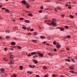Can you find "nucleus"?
Instances as JSON below:
<instances>
[{
	"instance_id": "obj_1",
	"label": "nucleus",
	"mask_w": 77,
	"mask_h": 77,
	"mask_svg": "<svg viewBox=\"0 0 77 77\" xmlns=\"http://www.w3.org/2000/svg\"><path fill=\"white\" fill-rule=\"evenodd\" d=\"M61 10V9H62V8L61 7H57V9L55 8H54V10L55 11V12H57V10Z\"/></svg>"
},
{
	"instance_id": "obj_2",
	"label": "nucleus",
	"mask_w": 77,
	"mask_h": 77,
	"mask_svg": "<svg viewBox=\"0 0 77 77\" xmlns=\"http://www.w3.org/2000/svg\"><path fill=\"white\" fill-rule=\"evenodd\" d=\"M26 6V8H29L30 6H31V5L30 4H29V3H26V5H25Z\"/></svg>"
},
{
	"instance_id": "obj_3",
	"label": "nucleus",
	"mask_w": 77,
	"mask_h": 77,
	"mask_svg": "<svg viewBox=\"0 0 77 77\" xmlns=\"http://www.w3.org/2000/svg\"><path fill=\"white\" fill-rule=\"evenodd\" d=\"M21 3L22 4H24L25 5H26L27 3V2H26V1L25 0H23L21 1Z\"/></svg>"
},
{
	"instance_id": "obj_4",
	"label": "nucleus",
	"mask_w": 77,
	"mask_h": 77,
	"mask_svg": "<svg viewBox=\"0 0 77 77\" xmlns=\"http://www.w3.org/2000/svg\"><path fill=\"white\" fill-rule=\"evenodd\" d=\"M51 25H52L53 26H56V23L55 22H51Z\"/></svg>"
},
{
	"instance_id": "obj_5",
	"label": "nucleus",
	"mask_w": 77,
	"mask_h": 77,
	"mask_svg": "<svg viewBox=\"0 0 77 77\" xmlns=\"http://www.w3.org/2000/svg\"><path fill=\"white\" fill-rule=\"evenodd\" d=\"M29 66L30 67V68H34L35 67V65H29Z\"/></svg>"
},
{
	"instance_id": "obj_6",
	"label": "nucleus",
	"mask_w": 77,
	"mask_h": 77,
	"mask_svg": "<svg viewBox=\"0 0 77 77\" xmlns=\"http://www.w3.org/2000/svg\"><path fill=\"white\" fill-rule=\"evenodd\" d=\"M0 71H1L2 72H4L5 71V69L4 68H2L0 69Z\"/></svg>"
},
{
	"instance_id": "obj_7",
	"label": "nucleus",
	"mask_w": 77,
	"mask_h": 77,
	"mask_svg": "<svg viewBox=\"0 0 77 77\" xmlns=\"http://www.w3.org/2000/svg\"><path fill=\"white\" fill-rule=\"evenodd\" d=\"M57 48H60V47H61V46H60V44H57Z\"/></svg>"
},
{
	"instance_id": "obj_8",
	"label": "nucleus",
	"mask_w": 77,
	"mask_h": 77,
	"mask_svg": "<svg viewBox=\"0 0 77 77\" xmlns=\"http://www.w3.org/2000/svg\"><path fill=\"white\" fill-rule=\"evenodd\" d=\"M12 60H11V61L9 62L8 63V64H9V65H11V64L13 65V64H14V62H12Z\"/></svg>"
},
{
	"instance_id": "obj_9",
	"label": "nucleus",
	"mask_w": 77,
	"mask_h": 77,
	"mask_svg": "<svg viewBox=\"0 0 77 77\" xmlns=\"http://www.w3.org/2000/svg\"><path fill=\"white\" fill-rule=\"evenodd\" d=\"M56 21V20L55 18H54L52 19V22H53L54 23H55Z\"/></svg>"
},
{
	"instance_id": "obj_10",
	"label": "nucleus",
	"mask_w": 77,
	"mask_h": 77,
	"mask_svg": "<svg viewBox=\"0 0 77 77\" xmlns=\"http://www.w3.org/2000/svg\"><path fill=\"white\" fill-rule=\"evenodd\" d=\"M16 44V43L15 42H12L11 43V45H15Z\"/></svg>"
},
{
	"instance_id": "obj_11",
	"label": "nucleus",
	"mask_w": 77,
	"mask_h": 77,
	"mask_svg": "<svg viewBox=\"0 0 77 77\" xmlns=\"http://www.w3.org/2000/svg\"><path fill=\"white\" fill-rule=\"evenodd\" d=\"M58 28L60 29L61 31H63L64 30V29H63V28L58 27Z\"/></svg>"
},
{
	"instance_id": "obj_12",
	"label": "nucleus",
	"mask_w": 77,
	"mask_h": 77,
	"mask_svg": "<svg viewBox=\"0 0 77 77\" xmlns=\"http://www.w3.org/2000/svg\"><path fill=\"white\" fill-rule=\"evenodd\" d=\"M36 54V52H32L31 53V54L32 55H35V54Z\"/></svg>"
},
{
	"instance_id": "obj_13",
	"label": "nucleus",
	"mask_w": 77,
	"mask_h": 77,
	"mask_svg": "<svg viewBox=\"0 0 77 77\" xmlns=\"http://www.w3.org/2000/svg\"><path fill=\"white\" fill-rule=\"evenodd\" d=\"M71 59V61L72 62H73V63H75V61L74 60H75V59H74V58H72Z\"/></svg>"
},
{
	"instance_id": "obj_14",
	"label": "nucleus",
	"mask_w": 77,
	"mask_h": 77,
	"mask_svg": "<svg viewBox=\"0 0 77 77\" xmlns=\"http://www.w3.org/2000/svg\"><path fill=\"white\" fill-rule=\"evenodd\" d=\"M27 73H28V74H33V72L28 71L27 72Z\"/></svg>"
},
{
	"instance_id": "obj_15",
	"label": "nucleus",
	"mask_w": 77,
	"mask_h": 77,
	"mask_svg": "<svg viewBox=\"0 0 77 77\" xmlns=\"http://www.w3.org/2000/svg\"><path fill=\"white\" fill-rule=\"evenodd\" d=\"M33 60L35 62V63H37L38 62V61L35 59H33Z\"/></svg>"
},
{
	"instance_id": "obj_16",
	"label": "nucleus",
	"mask_w": 77,
	"mask_h": 77,
	"mask_svg": "<svg viewBox=\"0 0 77 77\" xmlns=\"http://www.w3.org/2000/svg\"><path fill=\"white\" fill-rule=\"evenodd\" d=\"M39 56H40V57H42V56L44 55L43 54L41 53V52H39Z\"/></svg>"
},
{
	"instance_id": "obj_17",
	"label": "nucleus",
	"mask_w": 77,
	"mask_h": 77,
	"mask_svg": "<svg viewBox=\"0 0 77 77\" xmlns=\"http://www.w3.org/2000/svg\"><path fill=\"white\" fill-rule=\"evenodd\" d=\"M19 68L21 70H22L23 69V66H19Z\"/></svg>"
},
{
	"instance_id": "obj_18",
	"label": "nucleus",
	"mask_w": 77,
	"mask_h": 77,
	"mask_svg": "<svg viewBox=\"0 0 77 77\" xmlns=\"http://www.w3.org/2000/svg\"><path fill=\"white\" fill-rule=\"evenodd\" d=\"M40 38L41 39H45V37L44 36H40Z\"/></svg>"
},
{
	"instance_id": "obj_19",
	"label": "nucleus",
	"mask_w": 77,
	"mask_h": 77,
	"mask_svg": "<svg viewBox=\"0 0 77 77\" xmlns=\"http://www.w3.org/2000/svg\"><path fill=\"white\" fill-rule=\"evenodd\" d=\"M65 61H67V62H71V60H70V59L69 58L66 59L65 60Z\"/></svg>"
},
{
	"instance_id": "obj_20",
	"label": "nucleus",
	"mask_w": 77,
	"mask_h": 77,
	"mask_svg": "<svg viewBox=\"0 0 77 77\" xmlns=\"http://www.w3.org/2000/svg\"><path fill=\"white\" fill-rule=\"evenodd\" d=\"M32 42H34V43H35V42H37L38 41H37V40H32Z\"/></svg>"
},
{
	"instance_id": "obj_21",
	"label": "nucleus",
	"mask_w": 77,
	"mask_h": 77,
	"mask_svg": "<svg viewBox=\"0 0 77 77\" xmlns=\"http://www.w3.org/2000/svg\"><path fill=\"white\" fill-rule=\"evenodd\" d=\"M22 29H24V30H26V29H27V27H26V26H23L22 27Z\"/></svg>"
},
{
	"instance_id": "obj_22",
	"label": "nucleus",
	"mask_w": 77,
	"mask_h": 77,
	"mask_svg": "<svg viewBox=\"0 0 77 77\" xmlns=\"http://www.w3.org/2000/svg\"><path fill=\"white\" fill-rule=\"evenodd\" d=\"M25 22H26V23H30V21H29V20H25Z\"/></svg>"
},
{
	"instance_id": "obj_23",
	"label": "nucleus",
	"mask_w": 77,
	"mask_h": 77,
	"mask_svg": "<svg viewBox=\"0 0 77 77\" xmlns=\"http://www.w3.org/2000/svg\"><path fill=\"white\" fill-rule=\"evenodd\" d=\"M70 68V69H74V67H72V66H71L69 67Z\"/></svg>"
},
{
	"instance_id": "obj_24",
	"label": "nucleus",
	"mask_w": 77,
	"mask_h": 77,
	"mask_svg": "<svg viewBox=\"0 0 77 77\" xmlns=\"http://www.w3.org/2000/svg\"><path fill=\"white\" fill-rule=\"evenodd\" d=\"M28 16H32V13H29L28 14Z\"/></svg>"
},
{
	"instance_id": "obj_25",
	"label": "nucleus",
	"mask_w": 77,
	"mask_h": 77,
	"mask_svg": "<svg viewBox=\"0 0 77 77\" xmlns=\"http://www.w3.org/2000/svg\"><path fill=\"white\" fill-rule=\"evenodd\" d=\"M48 75H49L48 74H46L44 76V77H48Z\"/></svg>"
},
{
	"instance_id": "obj_26",
	"label": "nucleus",
	"mask_w": 77,
	"mask_h": 77,
	"mask_svg": "<svg viewBox=\"0 0 77 77\" xmlns=\"http://www.w3.org/2000/svg\"><path fill=\"white\" fill-rule=\"evenodd\" d=\"M17 48L18 49H21V47L19 46L17 47Z\"/></svg>"
},
{
	"instance_id": "obj_27",
	"label": "nucleus",
	"mask_w": 77,
	"mask_h": 77,
	"mask_svg": "<svg viewBox=\"0 0 77 77\" xmlns=\"http://www.w3.org/2000/svg\"><path fill=\"white\" fill-rule=\"evenodd\" d=\"M70 18H74V16L71 15L70 16Z\"/></svg>"
},
{
	"instance_id": "obj_28",
	"label": "nucleus",
	"mask_w": 77,
	"mask_h": 77,
	"mask_svg": "<svg viewBox=\"0 0 77 77\" xmlns=\"http://www.w3.org/2000/svg\"><path fill=\"white\" fill-rule=\"evenodd\" d=\"M47 38L48 40H50V39H51V37H47Z\"/></svg>"
},
{
	"instance_id": "obj_29",
	"label": "nucleus",
	"mask_w": 77,
	"mask_h": 77,
	"mask_svg": "<svg viewBox=\"0 0 77 77\" xmlns=\"http://www.w3.org/2000/svg\"><path fill=\"white\" fill-rule=\"evenodd\" d=\"M10 38V36H6L5 37V38L6 39H8V38Z\"/></svg>"
},
{
	"instance_id": "obj_30",
	"label": "nucleus",
	"mask_w": 77,
	"mask_h": 77,
	"mask_svg": "<svg viewBox=\"0 0 77 77\" xmlns=\"http://www.w3.org/2000/svg\"><path fill=\"white\" fill-rule=\"evenodd\" d=\"M46 11H50V8H47L46 9Z\"/></svg>"
},
{
	"instance_id": "obj_31",
	"label": "nucleus",
	"mask_w": 77,
	"mask_h": 77,
	"mask_svg": "<svg viewBox=\"0 0 77 77\" xmlns=\"http://www.w3.org/2000/svg\"><path fill=\"white\" fill-rule=\"evenodd\" d=\"M56 41H54V42L53 43V44H54V45H56Z\"/></svg>"
},
{
	"instance_id": "obj_32",
	"label": "nucleus",
	"mask_w": 77,
	"mask_h": 77,
	"mask_svg": "<svg viewBox=\"0 0 77 77\" xmlns=\"http://www.w3.org/2000/svg\"><path fill=\"white\" fill-rule=\"evenodd\" d=\"M66 38H70V35H68L66 36Z\"/></svg>"
},
{
	"instance_id": "obj_33",
	"label": "nucleus",
	"mask_w": 77,
	"mask_h": 77,
	"mask_svg": "<svg viewBox=\"0 0 77 77\" xmlns=\"http://www.w3.org/2000/svg\"><path fill=\"white\" fill-rule=\"evenodd\" d=\"M43 69H47V67L45 66H44Z\"/></svg>"
},
{
	"instance_id": "obj_34",
	"label": "nucleus",
	"mask_w": 77,
	"mask_h": 77,
	"mask_svg": "<svg viewBox=\"0 0 77 77\" xmlns=\"http://www.w3.org/2000/svg\"><path fill=\"white\" fill-rule=\"evenodd\" d=\"M13 77H17V75L15 74H13Z\"/></svg>"
},
{
	"instance_id": "obj_35",
	"label": "nucleus",
	"mask_w": 77,
	"mask_h": 77,
	"mask_svg": "<svg viewBox=\"0 0 77 77\" xmlns=\"http://www.w3.org/2000/svg\"><path fill=\"white\" fill-rule=\"evenodd\" d=\"M5 11L7 12H8L9 11V10L8 9H6L5 10Z\"/></svg>"
},
{
	"instance_id": "obj_36",
	"label": "nucleus",
	"mask_w": 77,
	"mask_h": 77,
	"mask_svg": "<svg viewBox=\"0 0 77 77\" xmlns=\"http://www.w3.org/2000/svg\"><path fill=\"white\" fill-rule=\"evenodd\" d=\"M65 27L66 29H68V26H65Z\"/></svg>"
},
{
	"instance_id": "obj_37",
	"label": "nucleus",
	"mask_w": 77,
	"mask_h": 77,
	"mask_svg": "<svg viewBox=\"0 0 77 77\" xmlns=\"http://www.w3.org/2000/svg\"><path fill=\"white\" fill-rule=\"evenodd\" d=\"M20 20H24V18L23 17L20 18Z\"/></svg>"
},
{
	"instance_id": "obj_38",
	"label": "nucleus",
	"mask_w": 77,
	"mask_h": 77,
	"mask_svg": "<svg viewBox=\"0 0 77 77\" xmlns=\"http://www.w3.org/2000/svg\"><path fill=\"white\" fill-rule=\"evenodd\" d=\"M6 8H2V10H5Z\"/></svg>"
},
{
	"instance_id": "obj_39",
	"label": "nucleus",
	"mask_w": 77,
	"mask_h": 77,
	"mask_svg": "<svg viewBox=\"0 0 77 77\" xmlns=\"http://www.w3.org/2000/svg\"><path fill=\"white\" fill-rule=\"evenodd\" d=\"M56 76V75L55 74H53L52 75V77H54Z\"/></svg>"
},
{
	"instance_id": "obj_40",
	"label": "nucleus",
	"mask_w": 77,
	"mask_h": 77,
	"mask_svg": "<svg viewBox=\"0 0 77 77\" xmlns=\"http://www.w3.org/2000/svg\"><path fill=\"white\" fill-rule=\"evenodd\" d=\"M31 55H32L31 54H29V55H28L27 56L28 57H30L31 56Z\"/></svg>"
},
{
	"instance_id": "obj_41",
	"label": "nucleus",
	"mask_w": 77,
	"mask_h": 77,
	"mask_svg": "<svg viewBox=\"0 0 77 77\" xmlns=\"http://www.w3.org/2000/svg\"><path fill=\"white\" fill-rule=\"evenodd\" d=\"M68 3H66V4H65V6H66V7H67V6H68Z\"/></svg>"
},
{
	"instance_id": "obj_42",
	"label": "nucleus",
	"mask_w": 77,
	"mask_h": 77,
	"mask_svg": "<svg viewBox=\"0 0 77 77\" xmlns=\"http://www.w3.org/2000/svg\"><path fill=\"white\" fill-rule=\"evenodd\" d=\"M8 49H7V48H5L4 49V50H5V51H6V50H7Z\"/></svg>"
},
{
	"instance_id": "obj_43",
	"label": "nucleus",
	"mask_w": 77,
	"mask_h": 77,
	"mask_svg": "<svg viewBox=\"0 0 77 77\" xmlns=\"http://www.w3.org/2000/svg\"><path fill=\"white\" fill-rule=\"evenodd\" d=\"M48 24L49 26H51V23H48Z\"/></svg>"
},
{
	"instance_id": "obj_44",
	"label": "nucleus",
	"mask_w": 77,
	"mask_h": 77,
	"mask_svg": "<svg viewBox=\"0 0 77 77\" xmlns=\"http://www.w3.org/2000/svg\"><path fill=\"white\" fill-rule=\"evenodd\" d=\"M39 12L40 13H42V10H40L39 11Z\"/></svg>"
},
{
	"instance_id": "obj_45",
	"label": "nucleus",
	"mask_w": 77,
	"mask_h": 77,
	"mask_svg": "<svg viewBox=\"0 0 77 77\" xmlns=\"http://www.w3.org/2000/svg\"><path fill=\"white\" fill-rule=\"evenodd\" d=\"M54 51H55V52H56V51H57V49H54Z\"/></svg>"
},
{
	"instance_id": "obj_46",
	"label": "nucleus",
	"mask_w": 77,
	"mask_h": 77,
	"mask_svg": "<svg viewBox=\"0 0 77 77\" xmlns=\"http://www.w3.org/2000/svg\"><path fill=\"white\" fill-rule=\"evenodd\" d=\"M10 50H12V51H14V49L12 48H10Z\"/></svg>"
},
{
	"instance_id": "obj_47",
	"label": "nucleus",
	"mask_w": 77,
	"mask_h": 77,
	"mask_svg": "<svg viewBox=\"0 0 77 77\" xmlns=\"http://www.w3.org/2000/svg\"><path fill=\"white\" fill-rule=\"evenodd\" d=\"M33 30H34L33 29H31L30 30V31H33Z\"/></svg>"
},
{
	"instance_id": "obj_48",
	"label": "nucleus",
	"mask_w": 77,
	"mask_h": 77,
	"mask_svg": "<svg viewBox=\"0 0 77 77\" xmlns=\"http://www.w3.org/2000/svg\"><path fill=\"white\" fill-rule=\"evenodd\" d=\"M28 35H31V33H28Z\"/></svg>"
},
{
	"instance_id": "obj_49",
	"label": "nucleus",
	"mask_w": 77,
	"mask_h": 77,
	"mask_svg": "<svg viewBox=\"0 0 77 77\" xmlns=\"http://www.w3.org/2000/svg\"><path fill=\"white\" fill-rule=\"evenodd\" d=\"M12 56H13V55H10V57L11 58H12Z\"/></svg>"
},
{
	"instance_id": "obj_50",
	"label": "nucleus",
	"mask_w": 77,
	"mask_h": 77,
	"mask_svg": "<svg viewBox=\"0 0 77 77\" xmlns=\"http://www.w3.org/2000/svg\"><path fill=\"white\" fill-rule=\"evenodd\" d=\"M24 54H27V52H24Z\"/></svg>"
},
{
	"instance_id": "obj_51",
	"label": "nucleus",
	"mask_w": 77,
	"mask_h": 77,
	"mask_svg": "<svg viewBox=\"0 0 77 77\" xmlns=\"http://www.w3.org/2000/svg\"><path fill=\"white\" fill-rule=\"evenodd\" d=\"M66 56H67V57H68V58H70V57H68V55H66Z\"/></svg>"
},
{
	"instance_id": "obj_52",
	"label": "nucleus",
	"mask_w": 77,
	"mask_h": 77,
	"mask_svg": "<svg viewBox=\"0 0 77 77\" xmlns=\"http://www.w3.org/2000/svg\"><path fill=\"white\" fill-rule=\"evenodd\" d=\"M39 77V75H37L36 76V77Z\"/></svg>"
},
{
	"instance_id": "obj_53",
	"label": "nucleus",
	"mask_w": 77,
	"mask_h": 77,
	"mask_svg": "<svg viewBox=\"0 0 77 77\" xmlns=\"http://www.w3.org/2000/svg\"><path fill=\"white\" fill-rule=\"evenodd\" d=\"M0 8H3V6L2 5H0Z\"/></svg>"
},
{
	"instance_id": "obj_54",
	"label": "nucleus",
	"mask_w": 77,
	"mask_h": 77,
	"mask_svg": "<svg viewBox=\"0 0 77 77\" xmlns=\"http://www.w3.org/2000/svg\"><path fill=\"white\" fill-rule=\"evenodd\" d=\"M43 6H42L41 8H40L41 9H43Z\"/></svg>"
},
{
	"instance_id": "obj_55",
	"label": "nucleus",
	"mask_w": 77,
	"mask_h": 77,
	"mask_svg": "<svg viewBox=\"0 0 77 77\" xmlns=\"http://www.w3.org/2000/svg\"><path fill=\"white\" fill-rule=\"evenodd\" d=\"M25 12L26 13H29V12H28V11H25Z\"/></svg>"
},
{
	"instance_id": "obj_56",
	"label": "nucleus",
	"mask_w": 77,
	"mask_h": 77,
	"mask_svg": "<svg viewBox=\"0 0 77 77\" xmlns=\"http://www.w3.org/2000/svg\"><path fill=\"white\" fill-rule=\"evenodd\" d=\"M73 74H75V72L74 71H73Z\"/></svg>"
},
{
	"instance_id": "obj_57",
	"label": "nucleus",
	"mask_w": 77,
	"mask_h": 77,
	"mask_svg": "<svg viewBox=\"0 0 77 77\" xmlns=\"http://www.w3.org/2000/svg\"><path fill=\"white\" fill-rule=\"evenodd\" d=\"M46 45H48L49 46L50 45H49V44H48V43H46Z\"/></svg>"
},
{
	"instance_id": "obj_58",
	"label": "nucleus",
	"mask_w": 77,
	"mask_h": 77,
	"mask_svg": "<svg viewBox=\"0 0 77 77\" xmlns=\"http://www.w3.org/2000/svg\"><path fill=\"white\" fill-rule=\"evenodd\" d=\"M8 30H6V33H8Z\"/></svg>"
},
{
	"instance_id": "obj_59",
	"label": "nucleus",
	"mask_w": 77,
	"mask_h": 77,
	"mask_svg": "<svg viewBox=\"0 0 77 77\" xmlns=\"http://www.w3.org/2000/svg\"><path fill=\"white\" fill-rule=\"evenodd\" d=\"M68 9H70L71 8V6H70L69 7H68Z\"/></svg>"
},
{
	"instance_id": "obj_60",
	"label": "nucleus",
	"mask_w": 77,
	"mask_h": 77,
	"mask_svg": "<svg viewBox=\"0 0 77 77\" xmlns=\"http://www.w3.org/2000/svg\"><path fill=\"white\" fill-rule=\"evenodd\" d=\"M36 54H39V52H36Z\"/></svg>"
},
{
	"instance_id": "obj_61",
	"label": "nucleus",
	"mask_w": 77,
	"mask_h": 77,
	"mask_svg": "<svg viewBox=\"0 0 77 77\" xmlns=\"http://www.w3.org/2000/svg\"><path fill=\"white\" fill-rule=\"evenodd\" d=\"M10 76H11V77H14L13 75H11Z\"/></svg>"
},
{
	"instance_id": "obj_62",
	"label": "nucleus",
	"mask_w": 77,
	"mask_h": 77,
	"mask_svg": "<svg viewBox=\"0 0 77 77\" xmlns=\"http://www.w3.org/2000/svg\"><path fill=\"white\" fill-rule=\"evenodd\" d=\"M12 47L13 48H16V47H17V46L13 47Z\"/></svg>"
},
{
	"instance_id": "obj_63",
	"label": "nucleus",
	"mask_w": 77,
	"mask_h": 77,
	"mask_svg": "<svg viewBox=\"0 0 77 77\" xmlns=\"http://www.w3.org/2000/svg\"><path fill=\"white\" fill-rule=\"evenodd\" d=\"M2 37L0 36V39H2Z\"/></svg>"
},
{
	"instance_id": "obj_64",
	"label": "nucleus",
	"mask_w": 77,
	"mask_h": 77,
	"mask_svg": "<svg viewBox=\"0 0 77 77\" xmlns=\"http://www.w3.org/2000/svg\"><path fill=\"white\" fill-rule=\"evenodd\" d=\"M15 29H16L17 30L18 29V27H15Z\"/></svg>"
}]
</instances>
